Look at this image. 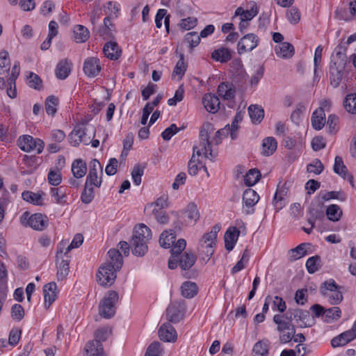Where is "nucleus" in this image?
Returning a JSON list of instances; mask_svg holds the SVG:
<instances>
[{
	"label": "nucleus",
	"instance_id": "nucleus-34",
	"mask_svg": "<svg viewBox=\"0 0 356 356\" xmlns=\"http://www.w3.org/2000/svg\"><path fill=\"white\" fill-rule=\"evenodd\" d=\"M86 356H105L102 344L98 341H89L85 347Z\"/></svg>",
	"mask_w": 356,
	"mask_h": 356
},
{
	"label": "nucleus",
	"instance_id": "nucleus-9",
	"mask_svg": "<svg viewBox=\"0 0 356 356\" xmlns=\"http://www.w3.org/2000/svg\"><path fill=\"white\" fill-rule=\"evenodd\" d=\"M21 222L23 225H29L31 228L42 231L47 226V219L46 216H42L41 213H35L29 216L28 212L23 213L21 217Z\"/></svg>",
	"mask_w": 356,
	"mask_h": 356
},
{
	"label": "nucleus",
	"instance_id": "nucleus-24",
	"mask_svg": "<svg viewBox=\"0 0 356 356\" xmlns=\"http://www.w3.org/2000/svg\"><path fill=\"white\" fill-rule=\"evenodd\" d=\"M355 338L356 336L350 329L334 337L331 341V345L333 348L343 346Z\"/></svg>",
	"mask_w": 356,
	"mask_h": 356
},
{
	"label": "nucleus",
	"instance_id": "nucleus-22",
	"mask_svg": "<svg viewBox=\"0 0 356 356\" xmlns=\"http://www.w3.org/2000/svg\"><path fill=\"white\" fill-rule=\"evenodd\" d=\"M103 52L107 58L117 60L120 57L122 50L117 42L111 41L104 44Z\"/></svg>",
	"mask_w": 356,
	"mask_h": 356
},
{
	"label": "nucleus",
	"instance_id": "nucleus-41",
	"mask_svg": "<svg viewBox=\"0 0 356 356\" xmlns=\"http://www.w3.org/2000/svg\"><path fill=\"white\" fill-rule=\"evenodd\" d=\"M277 147V143L273 137H267L263 140L262 154L264 156H270L273 154Z\"/></svg>",
	"mask_w": 356,
	"mask_h": 356
},
{
	"label": "nucleus",
	"instance_id": "nucleus-47",
	"mask_svg": "<svg viewBox=\"0 0 356 356\" xmlns=\"http://www.w3.org/2000/svg\"><path fill=\"white\" fill-rule=\"evenodd\" d=\"M196 260L195 256L192 253H184L179 260V264L181 269L188 270L195 264Z\"/></svg>",
	"mask_w": 356,
	"mask_h": 356
},
{
	"label": "nucleus",
	"instance_id": "nucleus-44",
	"mask_svg": "<svg viewBox=\"0 0 356 356\" xmlns=\"http://www.w3.org/2000/svg\"><path fill=\"white\" fill-rule=\"evenodd\" d=\"M176 235L174 232L164 231L160 236V245L164 248H170L175 243Z\"/></svg>",
	"mask_w": 356,
	"mask_h": 356
},
{
	"label": "nucleus",
	"instance_id": "nucleus-37",
	"mask_svg": "<svg viewBox=\"0 0 356 356\" xmlns=\"http://www.w3.org/2000/svg\"><path fill=\"white\" fill-rule=\"evenodd\" d=\"M50 193L56 203L58 204H67V188L65 187L51 188Z\"/></svg>",
	"mask_w": 356,
	"mask_h": 356
},
{
	"label": "nucleus",
	"instance_id": "nucleus-57",
	"mask_svg": "<svg viewBox=\"0 0 356 356\" xmlns=\"http://www.w3.org/2000/svg\"><path fill=\"white\" fill-rule=\"evenodd\" d=\"M286 17L292 24H296L300 19V13L296 7H292L286 10Z\"/></svg>",
	"mask_w": 356,
	"mask_h": 356
},
{
	"label": "nucleus",
	"instance_id": "nucleus-26",
	"mask_svg": "<svg viewBox=\"0 0 356 356\" xmlns=\"http://www.w3.org/2000/svg\"><path fill=\"white\" fill-rule=\"evenodd\" d=\"M240 232L236 227H229L225 234V246L227 250H233L235 243L238 240Z\"/></svg>",
	"mask_w": 356,
	"mask_h": 356
},
{
	"label": "nucleus",
	"instance_id": "nucleus-3",
	"mask_svg": "<svg viewBox=\"0 0 356 356\" xmlns=\"http://www.w3.org/2000/svg\"><path fill=\"white\" fill-rule=\"evenodd\" d=\"M273 322L277 325V330L280 333V340L282 343L289 342L293 337L296 330L287 314H275Z\"/></svg>",
	"mask_w": 356,
	"mask_h": 356
},
{
	"label": "nucleus",
	"instance_id": "nucleus-42",
	"mask_svg": "<svg viewBox=\"0 0 356 356\" xmlns=\"http://www.w3.org/2000/svg\"><path fill=\"white\" fill-rule=\"evenodd\" d=\"M74 41L77 43L86 42L90 36L89 31L83 25H76L74 28Z\"/></svg>",
	"mask_w": 356,
	"mask_h": 356
},
{
	"label": "nucleus",
	"instance_id": "nucleus-64",
	"mask_svg": "<svg viewBox=\"0 0 356 356\" xmlns=\"http://www.w3.org/2000/svg\"><path fill=\"white\" fill-rule=\"evenodd\" d=\"M152 212L159 223L165 225L169 222V217L165 211L154 208Z\"/></svg>",
	"mask_w": 356,
	"mask_h": 356
},
{
	"label": "nucleus",
	"instance_id": "nucleus-40",
	"mask_svg": "<svg viewBox=\"0 0 356 356\" xmlns=\"http://www.w3.org/2000/svg\"><path fill=\"white\" fill-rule=\"evenodd\" d=\"M248 113L254 124H259L264 117V109L257 105H250L248 107Z\"/></svg>",
	"mask_w": 356,
	"mask_h": 356
},
{
	"label": "nucleus",
	"instance_id": "nucleus-12",
	"mask_svg": "<svg viewBox=\"0 0 356 356\" xmlns=\"http://www.w3.org/2000/svg\"><path fill=\"white\" fill-rule=\"evenodd\" d=\"M56 257L57 277L59 280H63L69 273L70 256L63 248H58Z\"/></svg>",
	"mask_w": 356,
	"mask_h": 356
},
{
	"label": "nucleus",
	"instance_id": "nucleus-8",
	"mask_svg": "<svg viewBox=\"0 0 356 356\" xmlns=\"http://www.w3.org/2000/svg\"><path fill=\"white\" fill-rule=\"evenodd\" d=\"M216 240L204 234L200 238L198 244V252L203 255L202 259L207 262L215 251Z\"/></svg>",
	"mask_w": 356,
	"mask_h": 356
},
{
	"label": "nucleus",
	"instance_id": "nucleus-4",
	"mask_svg": "<svg viewBox=\"0 0 356 356\" xmlns=\"http://www.w3.org/2000/svg\"><path fill=\"white\" fill-rule=\"evenodd\" d=\"M320 292L324 297L327 298L328 302L331 305H338L343 300L341 286H338L332 279H330L322 284Z\"/></svg>",
	"mask_w": 356,
	"mask_h": 356
},
{
	"label": "nucleus",
	"instance_id": "nucleus-58",
	"mask_svg": "<svg viewBox=\"0 0 356 356\" xmlns=\"http://www.w3.org/2000/svg\"><path fill=\"white\" fill-rule=\"evenodd\" d=\"M144 173V167H142L140 165H136L132 171H131V177L133 179L134 183L139 186L141 184V177Z\"/></svg>",
	"mask_w": 356,
	"mask_h": 356
},
{
	"label": "nucleus",
	"instance_id": "nucleus-36",
	"mask_svg": "<svg viewBox=\"0 0 356 356\" xmlns=\"http://www.w3.org/2000/svg\"><path fill=\"white\" fill-rule=\"evenodd\" d=\"M258 11L256 4L252 5V6L246 10H244L242 8H238L234 14V18L236 17H239L240 19L250 21L254 16L257 15Z\"/></svg>",
	"mask_w": 356,
	"mask_h": 356
},
{
	"label": "nucleus",
	"instance_id": "nucleus-31",
	"mask_svg": "<svg viewBox=\"0 0 356 356\" xmlns=\"http://www.w3.org/2000/svg\"><path fill=\"white\" fill-rule=\"evenodd\" d=\"M333 170L336 174L352 182L353 176L348 173V169L344 165L342 158L339 156H337L334 159Z\"/></svg>",
	"mask_w": 356,
	"mask_h": 356
},
{
	"label": "nucleus",
	"instance_id": "nucleus-15",
	"mask_svg": "<svg viewBox=\"0 0 356 356\" xmlns=\"http://www.w3.org/2000/svg\"><path fill=\"white\" fill-rule=\"evenodd\" d=\"M259 42V38L254 33L245 35L237 44L238 53L239 54L250 51L257 47Z\"/></svg>",
	"mask_w": 356,
	"mask_h": 356
},
{
	"label": "nucleus",
	"instance_id": "nucleus-10",
	"mask_svg": "<svg viewBox=\"0 0 356 356\" xmlns=\"http://www.w3.org/2000/svg\"><path fill=\"white\" fill-rule=\"evenodd\" d=\"M102 166L99 161L95 159L91 160L89 163V172L86 182L99 188L102 182Z\"/></svg>",
	"mask_w": 356,
	"mask_h": 356
},
{
	"label": "nucleus",
	"instance_id": "nucleus-45",
	"mask_svg": "<svg viewBox=\"0 0 356 356\" xmlns=\"http://www.w3.org/2000/svg\"><path fill=\"white\" fill-rule=\"evenodd\" d=\"M269 351V343L266 340L257 341L253 346V356H267Z\"/></svg>",
	"mask_w": 356,
	"mask_h": 356
},
{
	"label": "nucleus",
	"instance_id": "nucleus-63",
	"mask_svg": "<svg viewBox=\"0 0 356 356\" xmlns=\"http://www.w3.org/2000/svg\"><path fill=\"white\" fill-rule=\"evenodd\" d=\"M28 84L34 89L40 90L42 88V80L38 75L31 72L28 77Z\"/></svg>",
	"mask_w": 356,
	"mask_h": 356
},
{
	"label": "nucleus",
	"instance_id": "nucleus-56",
	"mask_svg": "<svg viewBox=\"0 0 356 356\" xmlns=\"http://www.w3.org/2000/svg\"><path fill=\"white\" fill-rule=\"evenodd\" d=\"M93 185L86 182L84 189L81 194V201L85 204L90 203L94 199V189Z\"/></svg>",
	"mask_w": 356,
	"mask_h": 356
},
{
	"label": "nucleus",
	"instance_id": "nucleus-5",
	"mask_svg": "<svg viewBox=\"0 0 356 356\" xmlns=\"http://www.w3.org/2000/svg\"><path fill=\"white\" fill-rule=\"evenodd\" d=\"M118 300L119 296L116 291H108L99 303V315L105 318L113 317L115 314V305Z\"/></svg>",
	"mask_w": 356,
	"mask_h": 356
},
{
	"label": "nucleus",
	"instance_id": "nucleus-32",
	"mask_svg": "<svg viewBox=\"0 0 356 356\" xmlns=\"http://www.w3.org/2000/svg\"><path fill=\"white\" fill-rule=\"evenodd\" d=\"M184 213L188 218L187 225H195L200 217L197 206L193 202L187 205Z\"/></svg>",
	"mask_w": 356,
	"mask_h": 356
},
{
	"label": "nucleus",
	"instance_id": "nucleus-19",
	"mask_svg": "<svg viewBox=\"0 0 356 356\" xmlns=\"http://www.w3.org/2000/svg\"><path fill=\"white\" fill-rule=\"evenodd\" d=\"M159 336L161 341L165 342H175L177 338L175 329L169 323H165L160 327Z\"/></svg>",
	"mask_w": 356,
	"mask_h": 356
},
{
	"label": "nucleus",
	"instance_id": "nucleus-16",
	"mask_svg": "<svg viewBox=\"0 0 356 356\" xmlns=\"http://www.w3.org/2000/svg\"><path fill=\"white\" fill-rule=\"evenodd\" d=\"M286 314L291 321L294 320L300 327H307L312 325L308 323L309 313L307 311L300 309H289Z\"/></svg>",
	"mask_w": 356,
	"mask_h": 356
},
{
	"label": "nucleus",
	"instance_id": "nucleus-43",
	"mask_svg": "<svg viewBox=\"0 0 356 356\" xmlns=\"http://www.w3.org/2000/svg\"><path fill=\"white\" fill-rule=\"evenodd\" d=\"M344 69H339L335 66L330 67V79L331 85L337 88L340 84Z\"/></svg>",
	"mask_w": 356,
	"mask_h": 356
},
{
	"label": "nucleus",
	"instance_id": "nucleus-2",
	"mask_svg": "<svg viewBox=\"0 0 356 356\" xmlns=\"http://www.w3.org/2000/svg\"><path fill=\"white\" fill-rule=\"evenodd\" d=\"M152 238L151 229L144 224H139L134 228L131 239L134 254L139 257L145 255L147 250V243Z\"/></svg>",
	"mask_w": 356,
	"mask_h": 356
},
{
	"label": "nucleus",
	"instance_id": "nucleus-35",
	"mask_svg": "<svg viewBox=\"0 0 356 356\" xmlns=\"http://www.w3.org/2000/svg\"><path fill=\"white\" fill-rule=\"evenodd\" d=\"M309 246V243H301L296 248L290 250L289 252V259L290 261H296L303 257L307 254V249Z\"/></svg>",
	"mask_w": 356,
	"mask_h": 356
},
{
	"label": "nucleus",
	"instance_id": "nucleus-17",
	"mask_svg": "<svg viewBox=\"0 0 356 356\" xmlns=\"http://www.w3.org/2000/svg\"><path fill=\"white\" fill-rule=\"evenodd\" d=\"M309 217L307 222L312 226H315L316 220H321L325 216L323 206L321 203H312L308 209Z\"/></svg>",
	"mask_w": 356,
	"mask_h": 356
},
{
	"label": "nucleus",
	"instance_id": "nucleus-29",
	"mask_svg": "<svg viewBox=\"0 0 356 356\" xmlns=\"http://www.w3.org/2000/svg\"><path fill=\"white\" fill-rule=\"evenodd\" d=\"M312 125L316 130H321L324 127L326 120L323 108H318L314 111L311 118Z\"/></svg>",
	"mask_w": 356,
	"mask_h": 356
},
{
	"label": "nucleus",
	"instance_id": "nucleus-38",
	"mask_svg": "<svg viewBox=\"0 0 356 356\" xmlns=\"http://www.w3.org/2000/svg\"><path fill=\"white\" fill-rule=\"evenodd\" d=\"M72 172L74 177L79 179L84 177L87 172V165L85 161L79 159L73 161Z\"/></svg>",
	"mask_w": 356,
	"mask_h": 356
},
{
	"label": "nucleus",
	"instance_id": "nucleus-33",
	"mask_svg": "<svg viewBox=\"0 0 356 356\" xmlns=\"http://www.w3.org/2000/svg\"><path fill=\"white\" fill-rule=\"evenodd\" d=\"M235 87L232 83H222L218 86V94L224 99L230 100L234 98Z\"/></svg>",
	"mask_w": 356,
	"mask_h": 356
},
{
	"label": "nucleus",
	"instance_id": "nucleus-28",
	"mask_svg": "<svg viewBox=\"0 0 356 356\" xmlns=\"http://www.w3.org/2000/svg\"><path fill=\"white\" fill-rule=\"evenodd\" d=\"M72 65V63L67 59L61 60L56 68V77L61 80L65 79L71 72Z\"/></svg>",
	"mask_w": 356,
	"mask_h": 356
},
{
	"label": "nucleus",
	"instance_id": "nucleus-61",
	"mask_svg": "<svg viewBox=\"0 0 356 356\" xmlns=\"http://www.w3.org/2000/svg\"><path fill=\"white\" fill-rule=\"evenodd\" d=\"M242 120H243V114L241 113V112H238L236 114V115L232 121L231 128L229 125L227 126V127L228 128L227 129L229 131H231L232 139H234L236 138L235 131H236L238 130V124L242 121Z\"/></svg>",
	"mask_w": 356,
	"mask_h": 356
},
{
	"label": "nucleus",
	"instance_id": "nucleus-23",
	"mask_svg": "<svg viewBox=\"0 0 356 356\" xmlns=\"http://www.w3.org/2000/svg\"><path fill=\"white\" fill-rule=\"evenodd\" d=\"M287 193L288 188L286 186V183L282 186L278 185L273 198V204L276 210L279 211L285 206V197Z\"/></svg>",
	"mask_w": 356,
	"mask_h": 356
},
{
	"label": "nucleus",
	"instance_id": "nucleus-51",
	"mask_svg": "<svg viewBox=\"0 0 356 356\" xmlns=\"http://www.w3.org/2000/svg\"><path fill=\"white\" fill-rule=\"evenodd\" d=\"M261 173L257 169L250 170L244 177V182L246 186H251L254 185L260 179Z\"/></svg>",
	"mask_w": 356,
	"mask_h": 356
},
{
	"label": "nucleus",
	"instance_id": "nucleus-1",
	"mask_svg": "<svg viewBox=\"0 0 356 356\" xmlns=\"http://www.w3.org/2000/svg\"><path fill=\"white\" fill-rule=\"evenodd\" d=\"M214 129L211 124H204L200 131V144L193 147V154L188 164V172L189 175L194 176L198 172L199 156L202 153L205 158L213 160L215 155L211 149V142L209 140L210 136Z\"/></svg>",
	"mask_w": 356,
	"mask_h": 356
},
{
	"label": "nucleus",
	"instance_id": "nucleus-30",
	"mask_svg": "<svg viewBox=\"0 0 356 356\" xmlns=\"http://www.w3.org/2000/svg\"><path fill=\"white\" fill-rule=\"evenodd\" d=\"M347 63V57L342 51L341 47H337L332 55L330 66H335L339 69H345Z\"/></svg>",
	"mask_w": 356,
	"mask_h": 356
},
{
	"label": "nucleus",
	"instance_id": "nucleus-39",
	"mask_svg": "<svg viewBox=\"0 0 356 356\" xmlns=\"http://www.w3.org/2000/svg\"><path fill=\"white\" fill-rule=\"evenodd\" d=\"M197 286L191 281L184 282L181 286V293L186 298H192L197 293Z\"/></svg>",
	"mask_w": 356,
	"mask_h": 356
},
{
	"label": "nucleus",
	"instance_id": "nucleus-20",
	"mask_svg": "<svg viewBox=\"0 0 356 356\" xmlns=\"http://www.w3.org/2000/svg\"><path fill=\"white\" fill-rule=\"evenodd\" d=\"M43 293L44 298V307L46 309H49L57 297L56 284L52 282L45 284L43 287Z\"/></svg>",
	"mask_w": 356,
	"mask_h": 356
},
{
	"label": "nucleus",
	"instance_id": "nucleus-52",
	"mask_svg": "<svg viewBox=\"0 0 356 356\" xmlns=\"http://www.w3.org/2000/svg\"><path fill=\"white\" fill-rule=\"evenodd\" d=\"M58 99L55 96H49L45 100V111L49 115H54L57 111Z\"/></svg>",
	"mask_w": 356,
	"mask_h": 356
},
{
	"label": "nucleus",
	"instance_id": "nucleus-53",
	"mask_svg": "<svg viewBox=\"0 0 356 356\" xmlns=\"http://www.w3.org/2000/svg\"><path fill=\"white\" fill-rule=\"evenodd\" d=\"M22 196L24 200L33 204L41 205L42 204V197L39 193H35L31 191H25L22 193Z\"/></svg>",
	"mask_w": 356,
	"mask_h": 356
},
{
	"label": "nucleus",
	"instance_id": "nucleus-59",
	"mask_svg": "<svg viewBox=\"0 0 356 356\" xmlns=\"http://www.w3.org/2000/svg\"><path fill=\"white\" fill-rule=\"evenodd\" d=\"M324 169V166L319 159L314 160L311 163L307 165V170L310 173L315 175L321 174Z\"/></svg>",
	"mask_w": 356,
	"mask_h": 356
},
{
	"label": "nucleus",
	"instance_id": "nucleus-49",
	"mask_svg": "<svg viewBox=\"0 0 356 356\" xmlns=\"http://www.w3.org/2000/svg\"><path fill=\"white\" fill-rule=\"evenodd\" d=\"M305 266L309 273H316L321 266V257L318 255L309 257L307 260Z\"/></svg>",
	"mask_w": 356,
	"mask_h": 356
},
{
	"label": "nucleus",
	"instance_id": "nucleus-14",
	"mask_svg": "<svg viewBox=\"0 0 356 356\" xmlns=\"http://www.w3.org/2000/svg\"><path fill=\"white\" fill-rule=\"evenodd\" d=\"M259 195L251 188L246 189L243 194V212L246 215L252 214L254 212V206L259 202Z\"/></svg>",
	"mask_w": 356,
	"mask_h": 356
},
{
	"label": "nucleus",
	"instance_id": "nucleus-6",
	"mask_svg": "<svg viewBox=\"0 0 356 356\" xmlns=\"http://www.w3.org/2000/svg\"><path fill=\"white\" fill-rule=\"evenodd\" d=\"M95 129H91V131H89V128L86 127L83 124L76 125L72 131L69 135L70 141L72 145L76 147L81 143L85 145L90 143V140L94 137Z\"/></svg>",
	"mask_w": 356,
	"mask_h": 356
},
{
	"label": "nucleus",
	"instance_id": "nucleus-21",
	"mask_svg": "<svg viewBox=\"0 0 356 356\" xmlns=\"http://www.w3.org/2000/svg\"><path fill=\"white\" fill-rule=\"evenodd\" d=\"M202 103L205 109L211 113H217L220 108L219 98L211 93H207L204 95Z\"/></svg>",
	"mask_w": 356,
	"mask_h": 356
},
{
	"label": "nucleus",
	"instance_id": "nucleus-46",
	"mask_svg": "<svg viewBox=\"0 0 356 356\" xmlns=\"http://www.w3.org/2000/svg\"><path fill=\"white\" fill-rule=\"evenodd\" d=\"M211 58L216 61L226 63L232 58V54L228 49L222 47L213 51L211 54Z\"/></svg>",
	"mask_w": 356,
	"mask_h": 356
},
{
	"label": "nucleus",
	"instance_id": "nucleus-62",
	"mask_svg": "<svg viewBox=\"0 0 356 356\" xmlns=\"http://www.w3.org/2000/svg\"><path fill=\"white\" fill-rule=\"evenodd\" d=\"M161 352V343L158 341H154L148 346L145 356H160Z\"/></svg>",
	"mask_w": 356,
	"mask_h": 356
},
{
	"label": "nucleus",
	"instance_id": "nucleus-7",
	"mask_svg": "<svg viewBox=\"0 0 356 356\" xmlns=\"http://www.w3.org/2000/svg\"><path fill=\"white\" fill-rule=\"evenodd\" d=\"M17 145L24 152H30L35 151L38 154H40L44 149V143L39 138H34L31 136L24 135L18 138Z\"/></svg>",
	"mask_w": 356,
	"mask_h": 356
},
{
	"label": "nucleus",
	"instance_id": "nucleus-13",
	"mask_svg": "<svg viewBox=\"0 0 356 356\" xmlns=\"http://www.w3.org/2000/svg\"><path fill=\"white\" fill-rule=\"evenodd\" d=\"M186 305L184 300L171 303L166 309V318L172 323H178L184 317Z\"/></svg>",
	"mask_w": 356,
	"mask_h": 356
},
{
	"label": "nucleus",
	"instance_id": "nucleus-55",
	"mask_svg": "<svg viewBox=\"0 0 356 356\" xmlns=\"http://www.w3.org/2000/svg\"><path fill=\"white\" fill-rule=\"evenodd\" d=\"M186 65L184 63V54H180L179 60L177 61L175 69L172 72V76H178L179 79H181L186 71Z\"/></svg>",
	"mask_w": 356,
	"mask_h": 356
},
{
	"label": "nucleus",
	"instance_id": "nucleus-18",
	"mask_svg": "<svg viewBox=\"0 0 356 356\" xmlns=\"http://www.w3.org/2000/svg\"><path fill=\"white\" fill-rule=\"evenodd\" d=\"M83 71L88 76H97L101 71L99 60L96 57L86 58L83 63Z\"/></svg>",
	"mask_w": 356,
	"mask_h": 356
},
{
	"label": "nucleus",
	"instance_id": "nucleus-27",
	"mask_svg": "<svg viewBox=\"0 0 356 356\" xmlns=\"http://www.w3.org/2000/svg\"><path fill=\"white\" fill-rule=\"evenodd\" d=\"M276 55L281 58H289L294 54V47L289 42H284L275 48Z\"/></svg>",
	"mask_w": 356,
	"mask_h": 356
},
{
	"label": "nucleus",
	"instance_id": "nucleus-11",
	"mask_svg": "<svg viewBox=\"0 0 356 356\" xmlns=\"http://www.w3.org/2000/svg\"><path fill=\"white\" fill-rule=\"evenodd\" d=\"M115 267L103 264L99 268L97 273L98 283L102 286H111L116 278V272Z\"/></svg>",
	"mask_w": 356,
	"mask_h": 356
},
{
	"label": "nucleus",
	"instance_id": "nucleus-25",
	"mask_svg": "<svg viewBox=\"0 0 356 356\" xmlns=\"http://www.w3.org/2000/svg\"><path fill=\"white\" fill-rule=\"evenodd\" d=\"M108 258L105 264L115 267V270H120L123 264L122 257L117 249H111L108 253Z\"/></svg>",
	"mask_w": 356,
	"mask_h": 356
},
{
	"label": "nucleus",
	"instance_id": "nucleus-50",
	"mask_svg": "<svg viewBox=\"0 0 356 356\" xmlns=\"http://www.w3.org/2000/svg\"><path fill=\"white\" fill-rule=\"evenodd\" d=\"M326 215L327 218L333 222L339 220L342 216V210L339 206L337 204H331L326 209Z\"/></svg>",
	"mask_w": 356,
	"mask_h": 356
},
{
	"label": "nucleus",
	"instance_id": "nucleus-48",
	"mask_svg": "<svg viewBox=\"0 0 356 356\" xmlns=\"http://www.w3.org/2000/svg\"><path fill=\"white\" fill-rule=\"evenodd\" d=\"M10 58L8 53L6 51H0V75H5L6 76L9 74L10 70Z\"/></svg>",
	"mask_w": 356,
	"mask_h": 356
},
{
	"label": "nucleus",
	"instance_id": "nucleus-60",
	"mask_svg": "<svg viewBox=\"0 0 356 356\" xmlns=\"http://www.w3.org/2000/svg\"><path fill=\"white\" fill-rule=\"evenodd\" d=\"M185 40L188 43L191 49L197 46L200 42V35L197 32H189L185 35Z\"/></svg>",
	"mask_w": 356,
	"mask_h": 356
},
{
	"label": "nucleus",
	"instance_id": "nucleus-54",
	"mask_svg": "<svg viewBox=\"0 0 356 356\" xmlns=\"http://www.w3.org/2000/svg\"><path fill=\"white\" fill-rule=\"evenodd\" d=\"M345 109L350 113H356V94L352 93L346 96L344 102Z\"/></svg>",
	"mask_w": 356,
	"mask_h": 356
}]
</instances>
